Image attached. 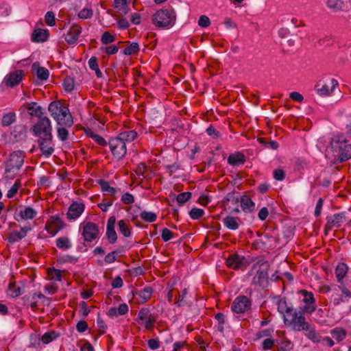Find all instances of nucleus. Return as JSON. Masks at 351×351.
<instances>
[{"mask_svg": "<svg viewBox=\"0 0 351 351\" xmlns=\"http://www.w3.org/2000/svg\"><path fill=\"white\" fill-rule=\"evenodd\" d=\"M176 20L175 10L170 8L158 10L152 16L153 23L158 27L173 26Z\"/></svg>", "mask_w": 351, "mask_h": 351, "instance_id": "4", "label": "nucleus"}, {"mask_svg": "<svg viewBox=\"0 0 351 351\" xmlns=\"http://www.w3.org/2000/svg\"><path fill=\"white\" fill-rule=\"evenodd\" d=\"M116 223V218L114 216H111L107 221L106 226V236L108 242L111 244L114 243L117 240V233L114 230Z\"/></svg>", "mask_w": 351, "mask_h": 351, "instance_id": "19", "label": "nucleus"}, {"mask_svg": "<svg viewBox=\"0 0 351 351\" xmlns=\"http://www.w3.org/2000/svg\"><path fill=\"white\" fill-rule=\"evenodd\" d=\"M101 51L108 55H113L118 52L119 47L116 45H110L106 47H101Z\"/></svg>", "mask_w": 351, "mask_h": 351, "instance_id": "61", "label": "nucleus"}, {"mask_svg": "<svg viewBox=\"0 0 351 351\" xmlns=\"http://www.w3.org/2000/svg\"><path fill=\"white\" fill-rule=\"evenodd\" d=\"M48 111L51 117L59 126L71 127L73 119L69 108L60 101H53L48 106Z\"/></svg>", "mask_w": 351, "mask_h": 351, "instance_id": "1", "label": "nucleus"}, {"mask_svg": "<svg viewBox=\"0 0 351 351\" xmlns=\"http://www.w3.org/2000/svg\"><path fill=\"white\" fill-rule=\"evenodd\" d=\"M226 265L230 269L244 271L247 267V261L244 256L233 254L228 257Z\"/></svg>", "mask_w": 351, "mask_h": 351, "instance_id": "10", "label": "nucleus"}, {"mask_svg": "<svg viewBox=\"0 0 351 351\" xmlns=\"http://www.w3.org/2000/svg\"><path fill=\"white\" fill-rule=\"evenodd\" d=\"M45 21L47 25L54 26L56 25L55 14L53 12L49 11L45 16Z\"/></svg>", "mask_w": 351, "mask_h": 351, "instance_id": "55", "label": "nucleus"}, {"mask_svg": "<svg viewBox=\"0 0 351 351\" xmlns=\"http://www.w3.org/2000/svg\"><path fill=\"white\" fill-rule=\"evenodd\" d=\"M119 254L117 250L112 251L106 255L104 261L106 263L110 264L117 261V255Z\"/></svg>", "mask_w": 351, "mask_h": 351, "instance_id": "60", "label": "nucleus"}, {"mask_svg": "<svg viewBox=\"0 0 351 351\" xmlns=\"http://www.w3.org/2000/svg\"><path fill=\"white\" fill-rule=\"evenodd\" d=\"M240 205L242 210L245 213H251L255 210V203L247 195L240 197Z\"/></svg>", "mask_w": 351, "mask_h": 351, "instance_id": "23", "label": "nucleus"}, {"mask_svg": "<svg viewBox=\"0 0 351 351\" xmlns=\"http://www.w3.org/2000/svg\"><path fill=\"white\" fill-rule=\"evenodd\" d=\"M204 210L197 208H193L189 212V215L193 219H199L204 215Z\"/></svg>", "mask_w": 351, "mask_h": 351, "instance_id": "54", "label": "nucleus"}, {"mask_svg": "<svg viewBox=\"0 0 351 351\" xmlns=\"http://www.w3.org/2000/svg\"><path fill=\"white\" fill-rule=\"evenodd\" d=\"M241 220L238 217L227 216L223 219V225L226 228L231 230H237L239 227Z\"/></svg>", "mask_w": 351, "mask_h": 351, "instance_id": "28", "label": "nucleus"}, {"mask_svg": "<svg viewBox=\"0 0 351 351\" xmlns=\"http://www.w3.org/2000/svg\"><path fill=\"white\" fill-rule=\"evenodd\" d=\"M245 162V156L241 152L231 154L228 157V163L232 166H239Z\"/></svg>", "mask_w": 351, "mask_h": 351, "instance_id": "24", "label": "nucleus"}, {"mask_svg": "<svg viewBox=\"0 0 351 351\" xmlns=\"http://www.w3.org/2000/svg\"><path fill=\"white\" fill-rule=\"evenodd\" d=\"M338 84V82L336 80L332 79L330 80V86L327 84L322 85L321 88L317 89V93L320 96H328L334 91L335 88Z\"/></svg>", "mask_w": 351, "mask_h": 351, "instance_id": "25", "label": "nucleus"}, {"mask_svg": "<svg viewBox=\"0 0 351 351\" xmlns=\"http://www.w3.org/2000/svg\"><path fill=\"white\" fill-rule=\"evenodd\" d=\"M99 235V229L97 224L93 222H87L82 228V237L84 241L92 242L97 239Z\"/></svg>", "mask_w": 351, "mask_h": 351, "instance_id": "9", "label": "nucleus"}, {"mask_svg": "<svg viewBox=\"0 0 351 351\" xmlns=\"http://www.w3.org/2000/svg\"><path fill=\"white\" fill-rule=\"evenodd\" d=\"M85 206L83 203L73 202L69 207L66 213L67 218L69 220H75L78 218L84 212Z\"/></svg>", "mask_w": 351, "mask_h": 351, "instance_id": "17", "label": "nucleus"}, {"mask_svg": "<svg viewBox=\"0 0 351 351\" xmlns=\"http://www.w3.org/2000/svg\"><path fill=\"white\" fill-rule=\"evenodd\" d=\"M306 332L305 335L309 339L312 340L313 342H319V336L316 332V331L311 327V325L308 326V329L304 330Z\"/></svg>", "mask_w": 351, "mask_h": 351, "instance_id": "49", "label": "nucleus"}, {"mask_svg": "<svg viewBox=\"0 0 351 351\" xmlns=\"http://www.w3.org/2000/svg\"><path fill=\"white\" fill-rule=\"evenodd\" d=\"M278 311L280 313L282 314L284 318L285 313L288 317L293 312V308L287 305V302L285 299H280L278 303Z\"/></svg>", "mask_w": 351, "mask_h": 351, "instance_id": "31", "label": "nucleus"}, {"mask_svg": "<svg viewBox=\"0 0 351 351\" xmlns=\"http://www.w3.org/2000/svg\"><path fill=\"white\" fill-rule=\"evenodd\" d=\"M63 87L67 92H71L74 89L75 83L73 78L66 76L63 80Z\"/></svg>", "mask_w": 351, "mask_h": 351, "instance_id": "48", "label": "nucleus"}, {"mask_svg": "<svg viewBox=\"0 0 351 351\" xmlns=\"http://www.w3.org/2000/svg\"><path fill=\"white\" fill-rule=\"evenodd\" d=\"M56 245L59 249L66 250L72 247L70 239L66 237H61L56 239Z\"/></svg>", "mask_w": 351, "mask_h": 351, "instance_id": "36", "label": "nucleus"}, {"mask_svg": "<svg viewBox=\"0 0 351 351\" xmlns=\"http://www.w3.org/2000/svg\"><path fill=\"white\" fill-rule=\"evenodd\" d=\"M32 72L36 76L35 83L39 84L40 82L47 81L49 76V71L47 69L40 66L38 62H34L32 65Z\"/></svg>", "mask_w": 351, "mask_h": 351, "instance_id": "14", "label": "nucleus"}, {"mask_svg": "<svg viewBox=\"0 0 351 351\" xmlns=\"http://www.w3.org/2000/svg\"><path fill=\"white\" fill-rule=\"evenodd\" d=\"M58 334L57 332H56L55 331H49V332H45L42 338H41V341L43 343H50L51 341L55 340L56 339H57L58 337Z\"/></svg>", "mask_w": 351, "mask_h": 351, "instance_id": "44", "label": "nucleus"}, {"mask_svg": "<svg viewBox=\"0 0 351 351\" xmlns=\"http://www.w3.org/2000/svg\"><path fill=\"white\" fill-rule=\"evenodd\" d=\"M47 222H49L51 225L56 227V230L51 232L52 236L56 235L64 226V221L57 215L51 216Z\"/></svg>", "mask_w": 351, "mask_h": 351, "instance_id": "34", "label": "nucleus"}, {"mask_svg": "<svg viewBox=\"0 0 351 351\" xmlns=\"http://www.w3.org/2000/svg\"><path fill=\"white\" fill-rule=\"evenodd\" d=\"M32 230L29 226H25L22 227L20 231H13L7 237V240L10 243H14L19 241L22 239L25 238L29 231Z\"/></svg>", "mask_w": 351, "mask_h": 351, "instance_id": "20", "label": "nucleus"}, {"mask_svg": "<svg viewBox=\"0 0 351 351\" xmlns=\"http://www.w3.org/2000/svg\"><path fill=\"white\" fill-rule=\"evenodd\" d=\"M154 289L151 287H146L139 291H136L134 295H138L140 298V302L144 303L150 300Z\"/></svg>", "mask_w": 351, "mask_h": 351, "instance_id": "26", "label": "nucleus"}, {"mask_svg": "<svg viewBox=\"0 0 351 351\" xmlns=\"http://www.w3.org/2000/svg\"><path fill=\"white\" fill-rule=\"evenodd\" d=\"M37 143L42 154L45 157L48 158L53 153L54 144L53 142V135L40 137Z\"/></svg>", "mask_w": 351, "mask_h": 351, "instance_id": "11", "label": "nucleus"}, {"mask_svg": "<svg viewBox=\"0 0 351 351\" xmlns=\"http://www.w3.org/2000/svg\"><path fill=\"white\" fill-rule=\"evenodd\" d=\"M299 293L303 296V302L305 306L302 309V312L311 314L316 310L315 299L312 292L307 291L306 290L302 289Z\"/></svg>", "mask_w": 351, "mask_h": 351, "instance_id": "13", "label": "nucleus"}, {"mask_svg": "<svg viewBox=\"0 0 351 351\" xmlns=\"http://www.w3.org/2000/svg\"><path fill=\"white\" fill-rule=\"evenodd\" d=\"M70 127L59 126L57 128V135L58 138L62 141H65L69 138V131L68 128Z\"/></svg>", "mask_w": 351, "mask_h": 351, "instance_id": "41", "label": "nucleus"}, {"mask_svg": "<svg viewBox=\"0 0 351 351\" xmlns=\"http://www.w3.org/2000/svg\"><path fill=\"white\" fill-rule=\"evenodd\" d=\"M161 232L162 239L165 242L169 241L173 237V233L167 228H163Z\"/></svg>", "mask_w": 351, "mask_h": 351, "instance_id": "62", "label": "nucleus"}, {"mask_svg": "<svg viewBox=\"0 0 351 351\" xmlns=\"http://www.w3.org/2000/svg\"><path fill=\"white\" fill-rule=\"evenodd\" d=\"M331 335L332 338L339 342L346 338V332L341 328H335L331 331Z\"/></svg>", "mask_w": 351, "mask_h": 351, "instance_id": "40", "label": "nucleus"}, {"mask_svg": "<svg viewBox=\"0 0 351 351\" xmlns=\"http://www.w3.org/2000/svg\"><path fill=\"white\" fill-rule=\"evenodd\" d=\"M117 136L126 144L133 141L137 136V133L134 130H125L120 132Z\"/></svg>", "mask_w": 351, "mask_h": 351, "instance_id": "33", "label": "nucleus"}, {"mask_svg": "<svg viewBox=\"0 0 351 351\" xmlns=\"http://www.w3.org/2000/svg\"><path fill=\"white\" fill-rule=\"evenodd\" d=\"M82 32V27L80 25L73 23L65 36V40L69 45H73L77 40Z\"/></svg>", "mask_w": 351, "mask_h": 351, "instance_id": "18", "label": "nucleus"}, {"mask_svg": "<svg viewBox=\"0 0 351 351\" xmlns=\"http://www.w3.org/2000/svg\"><path fill=\"white\" fill-rule=\"evenodd\" d=\"M88 136L101 146H106L108 144L104 138L93 132H90Z\"/></svg>", "mask_w": 351, "mask_h": 351, "instance_id": "50", "label": "nucleus"}, {"mask_svg": "<svg viewBox=\"0 0 351 351\" xmlns=\"http://www.w3.org/2000/svg\"><path fill=\"white\" fill-rule=\"evenodd\" d=\"M23 292V289L20 287H17L14 282L9 284L8 293L11 297H18L21 295Z\"/></svg>", "mask_w": 351, "mask_h": 351, "instance_id": "39", "label": "nucleus"}, {"mask_svg": "<svg viewBox=\"0 0 351 351\" xmlns=\"http://www.w3.org/2000/svg\"><path fill=\"white\" fill-rule=\"evenodd\" d=\"M348 270V265L344 263H340L336 267L335 274L336 278L339 283H342L344 277L346 276Z\"/></svg>", "mask_w": 351, "mask_h": 351, "instance_id": "32", "label": "nucleus"}, {"mask_svg": "<svg viewBox=\"0 0 351 351\" xmlns=\"http://www.w3.org/2000/svg\"><path fill=\"white\" fill-rule=\"evenodd\" d=\"M16 114L12 112L5 113L1 119V125L3 127L9 126L16 121Z\"/></svg>", "mask_w": 351, "mask_h": 351, "instance_id": "38", "label": "nucleus"}, {"mask_svg": "<svg viewBox=\"0 0 351 351\" xmlns=\"http://www.w3.org/2000/svg\"><path fill=\"white\" fill-rule=\"evenodd\" d=\"M21 186V182L19 180H16L14 184L12 186V187L8 190L7 193V197L12 198L18 192L19 189Z\"/></svg>", "mask_w": 351, "mask_h": 351, "instance_id": "53", "label": "nucleus"}, {"mask_svg": "<svg viewBox=\"0 0 351 351\" xmlns=\"http://www.w3.org/2000/svg\"><path fill=\"white\" fill-rule=\"evenodd\" d=\"M191 192L181 193L177 195L176 200L180 205H182L191 199Z\"/></svg>", "mask_w": 351, "mask_h": 351, "instance_id": "51", "label": "nucleus"}, {"mask_svg": "<svg viewBox=\"0 0 351 351\" xmlns=\"http://www.w3.org/2000/svg\"><path fill=\"white\" fill-rule=\"evenodd\" d=\"M113 204V199L106 198L102 202L99 203L97 206L104 212H106L108 210V208L111 206Z\"/></svg>", "mask_w": 351, "mask_h": 351, "instance_id": "56", "label": "nucleus"}, {"mask_svg": "<svg viewBox=\"0 0 351 351\" xmlns=\"http://www.w3.org/2000/svg\"><path fill=\"white\" fill-rule=\"evenodd\" d=\"M302 310L298 313L293 311L289 317H285L284 322L285 324H291L293 329L295 331H301L308 329L310 325L306 322L305 317Z\"/></svg>", "mask_w": 351, "mask_h": 351, "instance_id": "7", "label": "nucleus"}, {"mask_svg": "<svg viewBox=\"0 0 351 351\" xmlns=\"http://www.w3.org/2000/svg\"><path fill=\"white\" fill-rule=\"evenodd\" d=\"M112 154L117 160H121L125 157L127 153L126 144L119 137H112L108 141Z\"/></svg>", "mask_w": 351, "mask_h": 351, "instance_id": "8", "label": "nucleus"}, {"mask_svg": "<svg viewBox=\"0 0 351 351\" xmlns=\"http://www.w3.org/2000/svg\"><path fill=\"white\" fill-rule=\"evenodd\" d=\"M119 231L125 237H129L131 234V231L128 228L126 221L123 219L118 221Z\"/></svg>", "mask_w": 351, "mask_h": 351, "instance_id": "42", "label": "nucleus"}, {"mask_svg": "<svg viewBox=\"0 0 351 351\" xmlns=\"http://www.w3.org/2000/svg\"><path fill=\"white\" fill-rule=\"evenodd\" d=\"M198 25L202 27H207L210 25V19L206 15L200 16L198 20Z\"/></svg>", "mask_w": 351, "mask_h": 351, "instance_id": "64", "label": "nucleus"}, {"mask_svg": "<svg viewBox=\"0 0 351 351\" xmlns=\"http://www.w3.org/2000/svg\"><path fill=\"white\" fill-rule=\"evenodd\" d=\"M93 15L92 9L84 8L78 13V17L82 19H90Z\"/></svg>", "mask_w": 351, "mask_h": 351, "instance_id": "57", "label": "nucleus"}, {"mask_svg": "<svg viewBox=\"0 0 351 351\" xmlns=\"http://www.w3.org/2000/svg\"><path fill=\"white\" fill-rule=\"evenodd\" d=\"M139 51V45L137 43H132L128 45L123 50V53L126 56H130L136 53Z\"/></svg>", "mask_w": 351, "mask_h": 351, "instance_id": "43", "label": "nucleus"}, {"mask_svg": "<svg viewBox=\"0 0 351 351\" xmlns=\"http://www.w3.org/2000/svg\"><path fill=\"white\" fill-rule=\"evenodd\" d=\"M140 217L142 219L147 222H154L157 219V215L153 212L143 211L140 213Z\"/></svg>", "mask_w": 351, "mask_h": 351, "instance_id": "46", "label": "nucleus"}, {"mask_svg": "<svg viewBox=\"0 0 351 351\" xmlns=\"http://www.w3.org/2000/svg\"><path fill=\"white\" fill-rule=\"evenodd\" d=\"M48 36L47 30L36 29L32 34V40L36 43L45 42L47 40Z\"/></svg>", "mask_w": 351, "mask_h": 351, "instance_id": "29", "label": "nucleus"}, {"mask_svg": "<svg viewBox=\"0 0 351 351\" xmlns=\"http://www.w3.org/2000/svg\"><path fill=\"white\" fill-rule=\"evenodd\" d=\"M326 219L327 222L325 225L326 231L331 230L333 227L339 228L341 223L346 220V213H336L333 215L327 217Z\"/></svg>", "mask_w": 351, "mask_h": 351, "instance_id": "15", "label": "nucleus"}, {"mask_svg": "<svg viewBox=\"0 0 351 351\" xmlns=\"http://www.w3.org/2000/svg\"><path fill=\"white\" fill-rule=\"evenodd\" d=\"M251 300L245 295H239L233 301L231 309L236 313H243L251 306Z\"/></svg>", "mask_w": 351, "mask_h": 351, "instance_id": "12", "label": "nucleus"}, {"mask_svg": "<svg viewBox=\"0 0 351 351\" xmlns=\"http://www.w3.org/2000/svg\"><path fill=\"white\" fill-rule=\"evenodd\" d=\"M330 147L334 156L339 162H344L351 158V145L347 143L343 136H335L330 141Z\"/></svg>", "mask_w": 351, "mask_h": 351, "instance_id": "3", "label": "nucleus"}, {"mask_svg": "<svg viewBox=\"0 0 351 351\" xmlns=\"http://www.w3.org/2000/svg\"><path fill=\"white\" fill-rule=\"evenodd\" d=\"M36 215V210L32 207H25L23 209H21L18 214L14 215V219L18 221L20 220L32 219Z\"/></svg>", "mask_w": 351, "mask_h": 351, "instance_id": "21", "label": "nucleus"}, {"mask_svg": "<svg viewBox=\"0 0 351 351\" xmlns=\"http://www.w3.org/2000/svg\"><path fill=\"white\" fill-rule=\"evenodd\" d=\"M24 76V72L22 70H16L8 74L3 80V82L8 87H14L18 85Z\"/></svg>", "mask_w": 351, "mask_h": 351, "instance_id": "16", "label": "nucleus"}, {"mask_svg": "<svg viewBox=\"0 0 351 351\" xmlns=\"http://www.w3.org/2000/svg\"><path fill=\"white\" fill-rule=\"evenodd\" d=\"M26 132V126L23 124H19L14 126L11 134L16 141H21L25 138Z\"/></svg>", "mask_w": 351, "mask_h": 351, "instance_id": "30", "label": "nucleus"}, {"mask_svg": "<svg viewBox=\"0 0 351 351\" xmlns=\"http://www.w3.org/2000/svg\"><path fill=\"white\" fill-rule=\"evenodd\" d=\"M30 132L38 138L53 135L50 119L47 116L40 117L35 124L31 127Z\"/></svg>", "mask_w": 351, "mask_h": 351, "instance_id": "5", "label": "nucleus"}, {"mask_svg": "<svg viewBox=\"0 0 351 351\" xmlns=\"http://www.w3.org/2000/svg\"><path fill=\"white\" fill-rule=\"evenodd\" d=\"M97 183L100 186L101 189L103 192H105L108 195L112 196V197L114 199L117 198V197L115 196V193L118 191H120V189H117L116 188H114V187L110 186L109 182L104 180H101V179L98 180Z\"/></svg>", "mask_w": 351, "mask_h": 351, "instance_id": "27", "label": "nucleus"}, {"mask_svg": "<svg viewBox=\"0 0 351 351\" xmlns=\"http://www.w3.org/2000/svg\"><path fill=\"white\" fill-rule=\"evenodd\" d=\"M139 324L143 325L146 329L152 330L154 326L156 319L154 316L149 317L144 320L138 321Z\"/></svg>", "mask_w": 351, "mask_h": 351, "instance_id": "47", "label": "nucleus"}, {"mask_svg": "<svg viewBox=\"0 0 351 351\" xmlns=\"http://www.w3.org/2000/svg\"><path fill=\"white\" fill-rule=\"evenodd\" d=\"M48 274L52 280L60 281L62 278L61 271L56 269H50L48 271Z\"/></svg>", "mask_w": 351, "mask_h": 351, "instance_id": "59", "label": "nucleus"}, {"mask_svg": "<svg viewBox=\"0 0 351 351\" xmlns=\"http://www.w3.org/2000/svg\"><path fill=\"white\" fill-rule=\"evenodd\" d=\"M231 202L232 204H237L240 202V198L236 195L234 191L228 193L223 199L221 203L223 206H227L228 203Z\"/></svg>", "mask_w": 351, "mask_h": 351, "instance_id": "37", "label": "nucleus"}, {"mask_svg": "<svg viewBox=\"0 0 351 351\" xmlns=\"http://www.w3.org/2000/svg\"><path fill=\"white\" fill-rule=\"evenodd\" d=\"M269 265L267 261L259 260L253 264L249 275L252 276V285L265 287L268 283V270Z\"/></svg>", "mask_w": 351, "mask_h": 351, "instance_id": "2", "label": "nucleus"}, {"mask_svg": "<svg viewBox=\"0 0 351 351\" xmlns=\"http://www.w3.org/2000/svg\"><path fill=\"white\" fill-rule=\"evenodd\" d=\"M77 261V258L69 255L63 254L58 256V262L60 263H75Z\"/></svg>", "mask_w": 351, "mask_h": 351, "instance_id": "45", "label": "nucleus"}, {"mask_svg": "<svg viewBox=\"0 0 351 351\" xmlns=\"http://www.w3.org/2000/svg\"><path fill=\"white\" fill-rule=\"evenodd\" d=\"M326 5L328 8L335 12L343 10L345 7L343 0H327Z\"/></svg>", "mask_w": 351, "mask_h": 351, "instance_id": "35", "label": "nucleus"}, {"mask_svg": "<svg viewBox=\"0 0 351 351\" xmlns=\"http://www.w3.org/2000/svg\"><path fill=\"white\" fill-rule=\"evenodd\" d=\"M154 316L149 308H142L139 311L138 314V319L139 320H144L145 319H147L149 317Z\"/></svg>", "mask_w": 351, "mask_h": 351, "instance_id": "58", "label": "nucleus"}, {"mask_svg": "<svg viewBox=\"0 0 351 351\" xmlns=\"http://www.w3.org/2000/svg\"><path fill=\"white\" fill-rule=\"evenodd\" d=\"M27 112L31 117H36L38 119L45 116L44 109L36 102H31L27 104Z\"/></svg>", "mask_w": 351, "mask_h": 351, "instance_id": "22", "label": "nucleus"}, {"mask_svg": "<svg viewBox=\"0 0 351 351\" xmlns=\"http://www.w3.org/2000/svg\"><path fill=\"white\" fill-rule=\"evenodd\" d=\"M115 40V37L109 32H105L101 37V42L103 45H108L113 43Z\"/></svg>", "mask_w": 351, "mask_h": 351, "instance_id": "52", "label": "nucleus"}, {"mask_svg": "<svg viewBox=\"0 0 351 351\" xmlns=\"http://www.w3.org/2000/svg\"><path fill=\"white\" fill-rule=\"evenodd\" d=\"M25 156V152L21 150L10 154L6 162L5 173L14 175L18 172L23 165Z\"/></svg>", "mask_w": 351, "mask_h": 351, "instance_id": "6", "label": "nucleus"}, {"mask_svg": "<svg viewBox=\"0 0 351 351\" xmlns=\"http://www.w3.org/2000/svg\"><path fill=\"white\" fill-rule=\"evenodd\" d=\"M188 291L186 289H184L182 290V293L179 295L178 298H177L175 304L178 306H184L186 304V302L184 300V298L187 295Z\"/></svg>", "mask_w": 351, "mask_h": 351, "instance_id": "63", "label": "nucleus"}]
</instances>
